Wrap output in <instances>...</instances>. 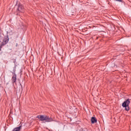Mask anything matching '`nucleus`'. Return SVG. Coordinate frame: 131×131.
<instances>
[{"label": "nucleus", "mask_w": 131, "mask_h": 131, "mask_svg": "<svg viewBox=\"0 0 131 131\" xmlns=\"http://www.w3.org/2000/svg\"><path fill=\"white\" fill-rule=\"evenodd\" d=\"M37 118H38L40 121H45V122H52V121H54L53 118L50 117L47 115H38L37 116Z\"/></svg>", "instance_id": "1"}, {"label": "nucleus", "mask_w": 131, "mask_h": 131, "mask_svg": "<svg viewBox=\"0 0 131 131\" xmlns=\"http://www.w3.org/2000/svg\"><path fill=\"white\" fill-rule=\"evenodd\" d=\"M129 103H130V99H127L122 104V107L125 108L126 111H128L129 110V107L128 106L129 105Z\"/></svg>", "instance_id": "2"}, {"label": "nucleus", "mask_w": 131, "mask_h": 131, "mask_svg": "<svg viewBox=\"0 0 131 131\" xmlns=\"http://www.w3.org/2000/svg\"><path fill=\"white\" fill-rule=\"evenodd\" d=\"M17 11H18V12L23 13L24 12V7L23 6V5L19 4L18 5V7L17 9Z\"/></svg>", "instance_id": "3"}, {"label": "nucleus", "mask_w": 131, "mask_h": 131, "mask_svg": "<svg viewBox=\"0 0 131 131\" xmlns=\"http://www.w3.org/2000/svg\"><path fill=\"white\" fill-rule=\"evenodd\" d=\"M9 42V39L8 38H4L3 39V41L1 43L2 46H5V45H7V43H8V42Z\"/></svg>", "instance_id": "4"}, {"label": "nucleus", "mask_w": 131, "mask_h": 131, "mask_svg": "<svg viewBox=\"0 0 131 131\" xmlns=\"http://www.w3.org/2000/svg\"><path fill=\"white\" fill-rule=\"evenodd\" d=\"M12 75L13 76L12 77V81L13 83H15V82H16V80H17V75L14 73Z\"/></svg>", "instance_id": "5"}, {"label": "nucleus", "mask_w": 131, "mask_h": 131, "mask_svg": "<svg viewBox=\"0 0 131 131\" xmlns=\"http://www.w3.org/2000/svg\"><path fill=\"white\" fill-rule=\"evenodd\" d=\"M92 123H96L97 122V119L95 117H92L91 119Z\"/></svg>", "instance_id": "6"}, {"label": "nucleus", "mask_w": 131, "mask_h": 131, "mask_svg": "<svg viewBox=\"0 0 131 131\" xmlns=\"http://www.w3.org/2000/svg\"><path fill=\"white\" fill-rule=\"evenodd\" d=\"M11 73H12V74H14V73L15 74H16V67H14V68H13V72H11Z\"/></svg>", "instance_id": "7"}, {"label": "nucleus", "mask_w": 131, "mask_h": 131, "mask_svg": "<svg viewBox=\"0 0 131 131\" xmlns=\"http://www.w3.org/2000/svg\"><path fill=\"white\" fill-rule=\"evenodd\" d=\"M116 2H120V3H122V0H115Z\"/></svg>", "instance_id": "8"}, {"label": "nucleus", "mask_w": 131, "mask_h": 131, "mask_svg": "<svg viewBox=\"0 0 131 131\" xmlns=\"http://www.w3.org/2000/svg\"><path fill=\"white\" fill-rule=\"evenodd\" d=\"M3 46H2V45H0V51H2V48H3Z\"/></svg>", "instance_id": "9"}]
</instances>
